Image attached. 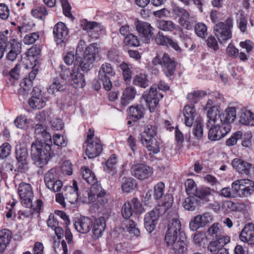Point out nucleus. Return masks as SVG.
<instances>
[{
	"label": "nucleus",
	"mask_w": 254,
	"mask_h": 254,
	"mask_svg": "<svg viewBox=\"0 0 254 254\" xmlns=\"http://www.w3.org/2000/svg\"><path fill=\"white\" fill-rule=\"evenodd\" d=\"M49 141L37 139L31 145V156L34 163L40 168L45 166L54 155Z\"/></svg>",
	"instance_id": "1"
},
{
	"label": "nucleus",
	"mask_w": 254,
	"mask_h": 254,
	"mask_svg": "<svg viewBox=\"0 0 254 254\" xmlns=\"http://www.w3.org/2000/svg\"><path fill=\"white\" fill-rule=\"evenodd\" d=\"M106 192L100 184L92 185L89 189L83 191L80 200L83 203H93L96 205H103L107 202L104 198Z\"/></svg>",
	"instance_id": "2"
},
{
	"label": "nucleus",
	"mask_w": 254,
	"mask_h": 254,
	"mask_svg": "<svg viewBox=\"0 0 254 254\" xmlns=\"http://www.w3.org/2000/svg\"><path fill=\"white\" fill-rule=\"evenodd\" d=\"M178 234L166 231L164 242L170 250L173 251L175 254H183L187 250L188 243L185 238L177 241Z\"/></svg>",
	"instance_id": "3"
},
{
	"label": "nucleus",
	"mask_w": 254,
	"mask_h": 254,
	"mask_svg": "<svg viewBox=\"0 0 254 254\" xmlns=\"http://www.w3.org/2000/svg\"><path fill=\"white\" fill-rule=\"evenodd\" d=\"M60 68L61 70L60 74L62 78L67 79L69 77L68 80L73 87L78 88L85 86L86 83L84 75L79 72L78 68H73L72 71L70 72L69 69L63 64L60 65Z\"/></svg>",
	"instance_id": "4"
},
{
	"label": "nucleus",
	"mask_w": 254,
	"mask_h": 254,
	"mask_svg": "<svg viewBox=\"0 0 254 254\" xmlns=\"http://www.w3.org/2000/svg\"><path fill=\"white\" fill-rule=\"evenodd\" d=\"M233 27V19L230 17L224 22H219L214 26V34L220 43L225 42L232 38Z\"/></svg>",
	"instance_id": "5"
},
{
	"label": "nucleus",
	"mask_w": 254,
	"mask_h": 254,
	"mask_svg": "<svg viewBox=\"0 0 254 254\" xmlns=\"http://www.w3.org/2000/svg\"><path fill=\"white\" fill-rule=\"evenodd\" d=\"M100 50V48L95 43L90 44L85 48L83 57L80 60V68L82 71H87L90 69Z\"/></svg>",
	"instance_id": "6"
},
{
	"label": "nucleus",
	"mask_w": 254,
	"mask_h": 254,
	"mask_svg": "<svg viewBox=\"0 0 254 254\" xmlns=\"http://www.w3.org/2000/svg\"><path fill=\"white\" fill-rule=\"evenodd\" d=\"M154 65H160L162 70L167 76L173 75L175 71L176 63L167 53L162 56L157 55L152 61Z\"/></svg>",
	"instance_id": "7"
},
{
	"label": "nucleus",
	"mask_w": 254,
	"mask_h": 254,
	"mask_svg": "<svg viewBox=\"0 0 254 254\" xmlns=\"http://www.w3.org/2000/svg\"><path fill=\"white\" fill-rule=\"evenodd\" d=\"M115 69L110 64L105 63L101 66L98 72V77L99 80L102 82L106 90H111L112 83L110 77L115 76Z\"/></svg>",
	"instance_id": "8"
},
{
	"label": "nucleus",
	"mask_w": 254,
	"mask_h": 254,
	"mask_svg": "<svg viewBox=\"0 0 254 254\" xmlns=\"http://www.w3.org/2000/svg\"><path fill=\"white\" fill-rule=\"evenodd\" d=\"M54 38L57 45L64 46L69 39V30L66 25L62 22H58L53 27Z\"/></svg>",
	"instance_id": "9"
},
{
	"label": "nucleus",
	"mask_w": 254,
	"mask_h": 254,
	"mask_svg": "<svg viewBox=\"0 0 254 254\" xmlns=\"http://www.w3.org/2000/svg\"><path fill=\"white\" fill-rule=\"evenodd\" d=\"M232 189L237 192L238 196H248L254 191V182L249 179H241L234 181L231 185Z\"/></svg>",
	"instance_id": "10"
},
{
	"label": "nucleus",
	"mask_w": 254,
	"mask_h": 254,
	"mask_svg": "<svg viewBox=\"0 0 254 254\" xmlns=\"http://www.w3.org/2000/svg\"><path fill=\"white\" fill-rule=\"evenodd\" d=\"M44 182L46 187L54 192L59 191L63 187V183L59 179L58 170L56 168H52L46 173Z\"/></svg>",
	"instance_id": "11"
},
{
	"label": "nucleus",
	"mask_w": 254,
	"mask_h": 254,
	"mask_svg": "<svg viewBox=\"0 0 254 254\" xmlns=\"http://www.w3.org/2000/svg\"><path fill=\"white\" fill-rule=\"evenodd\" d=\"M139 200L137 198H132L130 201L125 203L122 209V213L125 219H128L132 215V213H141L144 212Z\"/></svg>",
	"instance_id": "12"
},
{
	"label": "nucleus",
	"mask_w": 254,
	"mask_h": 254,
	"mask_svg": "<svg viewBox=\"0 0 254 254\" xmlns=\"http://www.w3.org/2000/svg\"><path fill=\"white\" fill-rule=\"evenodd\" d=\"M18 194L23 206L30 208L33 198V192L31 186L29 184L21 183L18 188Z\"/></svg>",
	"instance_id": "13"
},
{
	"label": "nucleus",
	"mask_w": 254,
	"mask_h": 254,
	"mask_svg": "<svg viewBox=\"0 0 254 254\" xmlns=\"http://www.w3.org/2000/svg\"><path fill=\"white\" fill-rule=\"evenodd\" d=\"M131 172L132 176L140 180L149 178L153 173V168L142 163H135L132 165Z\"/></svg>",
	"instance_id": "14"
},
{
	"label": "nucleus",
	"mask_w": 254,
	"mask_h": 254,
	"mask_svg": "<svg viewBox=\"0 0 254 254\" xmlns=\"http://www.w3.org/2000/svg\"><path fill=\"white\" fill-rule=\"evenodd\" d=\"M212 125L210 128L208 137L212 141H216L221 139L226 135L230 131V127L226 126L224 127L219 122L215 123L213 124H209Z\"/></svg>",
	"instance_id": "15"
},
{
	"label": "nucleus",
	"mask_w": 254,
	"mask_h": 254,
	"mask_svg": "<svg viewBox=\"0 0 254 254\" xmlns=\"http://www.w3.org/2000/svg\"><path fill=\"white\" fill-rule=\"evenodd\" d=\"M48 99L45 97L38 88L35 87L33 90V94L29 99V106L33 109L39 110L44 107Z\"/></svg>",
	"instance_id": "16"
},
{
	"label": "nucleus",
	"mask_w": 254,
	"mask_h": 254,
	"mask_svg": "<svg viewBox=\"0 0 254 254\" xmlns=\"http://www.w3.org/2000/svg\"><path fill=\"white\" fill-rule=\"evenodd\" d=\"M143 96L150 112H154L159 99L163 97L162 94L158 93L156 87H151L149 91L144 92Z\"/></svg>",
	"instance_id": "17"
},
{
	"label": "nucleus",
	"mask_w": 254,
	"mask_h": 254,
	"mask_svg": "<svg viewBox=\"0 0 254 254\" xmlns=\"http://www.w3.org/2000/svg\"><path fill=\"white\" fill-rule=\"evenodd\" d=\"M212 215L208 212L197 215L193 217L190 222L189 226L192 231H196L199 228L205 226L207 224L212 222Z\"/></svg>",
	"instance_id": "18"
},
{
	"label": "nucleus",
	"mask_w": 254,
	"mask_h": 254,
	"mask_svg": "<svg viewBox=\"0 0 254 254\" xmlns=\"http://www.w3.org/2000/svg\"><path fill=\"white\" fill-rule=\"evenodd\" d=\"M230 242V238L229 236H223L219 239H212L208 244V250L211 253H222L221 254H224V253H228V250L224 248V247Z\"/></svg>",
	"instance_id": "19"
},
{
	"label": "nucleus",
	"mask_w": 254,
	"mask_h": 254,
	"mask_svg": "<svg viewBox=\"0 0 254 254\" xmlns=\"http://www.w3.org/2000/svg\"><path fill=\"white\" fill-rule=\"evenodd\" d=\"M236 117V110L234 107H228L224 112L217 116V122L220 121V123L224 127L226 126L231 129V124L235 120Z\"/></svg>",
	"instance_id": "20"
},
{
	"label": "nucleus",
	"mask_w": 254,
	"mask_h": 254,
	"mask_svg": "<svg viewBox=\"0 0 254 254\" xmlns=\"http://www.w3.org/2000/svg\"><path fill=\"white\" fill-rule=\"evenodd\" d=\"M136 30L145 43H148L152 37V27L147 22L137 21L135 23Z\"/></svg>",
	"instance_id": "21"
},
{
	"label": "nucleus",
	"mask_w": 254,
	"mask_h": 254,
	"mask_svg": "<svg viewBox=\"0 0 254 254\" xmlns=\"http://www.w3.org/2000/svg\"><path fill=\"white\" fill-rule=\"evenodd\" d=\"M87 146L85 153L89 158L98 156L102 151V145L100 140L96 137L92 141L86 142Z\"/></svg>",
	"instance_id": "22"
},
{
	"label": "nucleus",
	"mask_w": 254,
	"mask_h": 254,
	"mask_svg": "<svg viewBox=\"0 0 254 254\" xmlns=\"http://www.w3.org/2000/svg\"><path fill=\"white\" fill-rule=\"evenodd\" d=\"M38 50L35 47L31 48L26 52L25 57H22L23 63L25 64V68H31L36 67L38 64Z\"/></svg>",
	"instance_id": "23"
},
{
	"label": "nucleus",
	"mask_w": 254,
	"mask_h": 254,
	"mask_svg": "<svg viewBox=\"0 0 254 254\" xmlns=\"http://www.w3.org/2000/svg\"><path fill=\"white\" fill-rule=\"evenodd\" d=\"M27 151L25 145H17L16 147V158L19 167L24 171L27 168Z\"/></svg>",
	"instance_id": "24"
},
{
	"label": "nucleus",
	"mask_w": 254,
	"mask_h": 254,
	"mask_svg": "<svg viewBox=\"0 0 254 254\" xmlns=\"http://www.w3.org/2000/svg\"><path fill=\"white\" fill-rule=\"evenodd\" d=\"M239 238L243 242L254 245V224H247L242 230Z\"/></svg>",
	"instance_id": "25"
},
{
	"label": "nucleus",
	"mask_w": 254,
	"mask_h": 254,
	"mask_svg": "<svg viewBox=\"0 0 254 254\" xmlns=\"http://www.w3.org/2000/svg\"><path fill=\"white\" fill-rule=\"evenodd\" d=\"M158 219V214L154 210L145 214L144 219V226L149 233H151L154 230Z\"/></svg>",
	"instance_id": "26"
},
{
	"label": "nucleus",
	"mask_w": 254,
	"mask_h": 254,
	"mask_svg": "<svg viewBox=\"0 0 254 254\" xmlns=\"http://www.w3.org/2000/svg\"><path fill=\"white\" fill-rule=\"evenodd\" d=\"M92 234L95 239L101 237L106 228L105 219L100 217L94 220L92 223Z\"/></svg>",
	"instance_id": "27"
},
{
	"label": "nucleus",
	"mask_w": 254,
	"mask_h": 254,
	"mask_svg": "<svg viewBox=\"0 0 254 254\" xmlns=\"http://www.w3.org/2000/svg\"><path fill=\"white\" fill-rule=\"evenodd\" d=\"M64 195L71 204H74L78 199V187L75 181H73L72 186H66L64 189Z\"/></svg>",
	"instance_id": "28"
},
{
	"label": "nucleus",
	"mask_w": 254,
	"mask_h": 254,
	"mask_svg": "<svg viewBox=\"0 0 254 254\" xmlns=\"http://www.w3.org/2000/svg\"><path fill=\"white\" fill-rule=\"evenodd\" d=\"M184 123L186 126L190 127L193 123L195 118L197 116L196 110L193 105H186L183 110Z\"/></svg>",
	"instance_id": "29"
},
{
	"label": "nucleus",
	"mask_w": 254,
	"mask_h": 254,
	"mask_svg": "<svg viewBox=\"0 0 254 254\" xmlns=\"http://www.w3.org/2000/svg\"><path fill=\"white\" fill-rule=\"evenodd\" d=\"M155 41L158 45L169 46L177 52H181V49L178 44L174 42L172 39L167 36H164L163 34L159 32L155 38Z\"/></svg>",
	"instance_id": "30"
},
{
	"label": "nucleus",
	"mask_w": 254,
	"mask_h": 254,
	"mask_svg": "<svg viewBox=\"0 0 254 254\" xmlns=\"http://www.w3.org/2000/svg\"><path fill=\"white\" fill-rule=\"evenodd\" d=\"M173 11L176 15L180 17L178 20L179 24L187 29H189L190 23L189 21L190 18L189 12L180 7H175L173 9Z\"/></svg>",
	"instance_id": "31"
},
{
	"label": "nucleus",
	"mask_w": 254,
	"mask_h": 254,
	"mask_svg": "<svg viewBox=\"0 0 254 254\" xmlns=\"http://www.w3.org/2000/svg\"><path fill=\"white\" fill-rule=\"evenodd\" d=\"M239 122L246 126H254V114L246 109H242L239 115Z\"/></svg>",
	"instance_id": "32"
},
{
	"label": "nucleus",
	"mask_w": 254,
	"mask_h": 254,
	"mask_svg": "<svg viewBox=\"0 0 254 254\" xmlns=\"http://www.w3.org/2000/svg\"><path fill=\"white\" fill-rule=\"evenodd\" d=\"M92 223L93 222L91 219L83 217L79 220L75 222L74 227L78 232L85 234L89 232Z\"/></svg>",
	"instance_id": "33"
},
{
	"label": "nucleus",
	"mask_w": 254,
	"mask_h": 254,
	"mask_svg": "<svg viewBox=\"0 0 254 254\" xmlns=\"http://www.w3.org/2000/svg\"><path fill=\"white\" fill-rule=\"evenodd\" d=\"M156 25L159 29L168 32L180 31L182 28L170 20H158L156 22Z\"/></svg>",
	"instance_id": "34"
},
{
	"label": "nucleus",
	"mask_w": 254,
	"mask_h": 254,
	"mask_svg": "<svg viewBox=\"0 0 254 254\" xmlns=\"http://www.w3.org/2000/svg\"><path fill=\"white\" fill-rule=\"evenodd\" d=\"M136 93V90L133 86L126 88L122 93L121 104L124 106L129 104L135 98Z\"/></svg>",
	"instance_id": "35"
},
{
	"label": "nucleus",
	"mask_w": 254,
	"mask_h": 254,
	"mask_svg": "<svg viewBox=\"0 0 254 254\" xmlns=\"http://www.w3.org/2000/svg\"><path fill=\"white\" fill-rule=\"evenodd\" d=\"M214 103L211 99L208 100L205 109L207 110V118L209 124H213L217 122V115L218 114V108L213 105Z\"/></svg>",
	"instance_id": "36"
},
{
	"label": "nucleus",
	"mask_w": 254,
	"mask_h": 254,
	"mask_svg": "<svg viewBox=\"0 0 254 254\" xmlns=\"http://www.w3.org/2000/svg\"><path fill=\"white\" fill-rule=\"evenodd\" d=\"M140 142L149 152L153 154H157L159 152V142L155 138L144 139Z\"/></svg>",
	"instance_id": "37"
},
{
	"label": "nucleus",
	"mask_w": 254,
	"mask_h": 254,
	"mask_svg": "<svg viewBox=\"0 0 254 254\" xmlns=\"http://www.w3.org/2000/svg\"><path fill=\"white\" fill-rule=\"evenodd\" d=\"M232 165L233 168L241 174H249L251 168V165L249 163L238 158L233 159Z\"/></svg>",
	"instance_id": "38"
},
{
	"label": "nucleus",
	"mask_w": 254,
	"mask_h": 254,
	"mask_svg": "<svg viewBox=\"0 0 254 254\" xmlns=\"http://www.w3.org/2000/svg\"><path fill=\"white\" fill-rule=\"evenodd\" d=\"M207 232L212 239H219L223 236H227L224 233L223 227L218 223L213 224L208 228Z\"/></svg>",
	"instance_id": "39"
},
{
	"label": "nucleus",
	"mask_w": 254,
	"mask_h": 254,
	"mask_svg": "<svg viewBox=\"0 0 254 254\" xmlns=\"http://www.w3.org/2000/svg\"><path fill=\"white\" fill-rule=\"evenodd\" d=\"M11 239V232L6 229L0 231V254H2Z\"/></svg>",
	"instance_id": "40"
},
{
	"label": "nucleus",
	"mask_w": 254,
	"mask_h": 254,
	"mask_svg": "<svg viewBox=\"0 0 254 254\" xmlns=\"http://www.w3.org/2000/svg\"><path fill=\"white\" fill-rule=\"evenodd\" d=\"M10 50L7 54L6 58L8 60L13 61L21 52V45L14 39L10 40Z\"/></svg>",
	"instance_id": "41"
},
{
	"label": "nucleus",
	"mask_w": 254,
	"mask_h": 254,
	"mask_svg": "<svg viewBox=\"0 0 254 254\" xmlns=\"http://www.w3.org/2000/svg\"><path fill=\"white\" fill-rule=\"evenodd\" d=\"M81 58L80 56H76V54H74L72 51L67 52L64 56H63L64 62L68 65L74 64L73 68H76V66L80 67V60Z\"/></svg>",
	"instance_id": "42"
},
{
	"label": "nucleus",
	"mask_w": 254,
	"mask_h": 254,
	"mask_svg": "<svg viewBox=\"0 0 254 254\" xmlns=\"http://www.w3.org/2000/svg\"><path fill=\"white\" fill-rule=\"evenodd\" d=\"M84 29L91 32V36L97 38L103 28L101 25L96 22H86L85 23Z\"/></svg>",
	"instance_id": "43"
},
{
	"label": "nucleus",
	"mask_w": 254,
	"mask_h": 254,
	"mask_svg": "<svg viewBox=\"0 0 254 254\" xmlns=\"http://www.w3.org/2000/svg\"><path fill=\"white\" fill-rule=\"evenodd\" d=\"M194 196L199 198L200 200H202L203 202H207L212 197V190L209 188H200L196 190Z\"/></svg>",
	"instance_id": "44"
},
{
	"label": "nucleus",
	"mask_w": 254,
	"mask_h": 254,
	"mask_svg": "<svg viewBox=\"0 0 254 254\" xmlns=\"http://www.w3.org/2000/svg\"><path fill=\"white\" fill-rule=\"evenodd\" d=\"M117 157L115 154L111 155L110 158L103 164L104 171L108 174L114 175L116 173Z\"/></svg>",
	"instance_id": "45"
},
{
	"label": "nucleus",
	"mask_w": 254,
	"mask_h": 254,
	"mask_svg": "<svg viewBox=\"0 0 254 254\" xmlns=\"http://www.w3.org/2000/svg\"><path fill=\"white\" fill-rule=\"evenodd\" d=\"M137 187L136 181L131 178H124L122 181V189L125 192H130Z\"/></svg>",
	"instance_id": "46"
},
{
	"label": "nucleus",
	"mask_w": 254,
	"mask_h": 254,
	"mask_svg": "<svg viewBox=\"0 0 254 254\" xmlns=\"http://www.w3.org/2000/svg\"><path fill=\"white\" fill-rule=\"evenodd\" d=\"M157 134V127L155 126L147 125L144 127L143 131L140 133V141L144 139L155 138Z\"/></svg>",
	"instance_id": "47"
},
{
	"label": "nucleus",
	"mask_w": 254,
	"mask_h": 254,
	"mask_svg": "<svg viewBox=\"0 0 254 254\" xmlns=\"http://www.w3.org/2000/svg\"><path fill=\"white\" fill-rule=\"evenodd\" d=\"M192 133L197 139H201L203 136V124L199 117H196L193 126Z\"/></svg>",
	"instance_id": "48"
},
{
	"label": "nucleus",
	"mask_w": 254,
	"mask_h": 254,
	"mask_svg": "<svg viewBox=\"0 0 254 254\" xmlns=\"http://www.w3.org/2000/svg\"><path fill=\"white\" fill-rule=\"evenodd\" d=\"M128 114L133 119L137 120L143 117L144 109L140 105L131 106L129 109Z\"/></svg>",
	"instance_id": "49"
},
{
	"label": "nucleus",
	"mask_w": 254,
	"mask_h": 254,
	"mask_svg": "<svg viewBox=\"0 0 254 254\" xmlns=\"http://www.w3.org/2000/svg\"><path fill=\"white\" fill-rule=\"evenodd\" d=\"M82 176L86 182L91 185H97V179L94 173L86 167H82Z\"/></svg>",
	"instance_id": "50"
},
{
	"label": "nucleus",
	"mask_w": 254,
	"mask_h": 254,
	"mask_svg": "<svg viewBox=\"0 0 254 254\" xmlns=\"http://www.w3.org/2000/svg\"><path fill=\"white\" fill-rule=\"evenodd\" d=\"M35 133L38 138L42 137L44 141L52 142V136L50 133L47 132L43 126L40 124H37L35 126Z\"/></svg>",
	"instance_id": "51"
},
{
	"label": "nucleus",
	"mask_w": 254,
	"mask_h": 254,
	"mask_svg": "<svg viewBox=\"0 0 254 254\" xmlns=\"http://www.w3.org/2000/svg\"><path fill=\"white\" fill-rule=\"evenodd\" d=\"M181 227L182 225L180 220L177 217H175L169 221L167 232L179 234Z\"/></svg>",
	"instance_id": "52"
},
{
	"label": "nucleus",
	"mask_w": 254,
	"mask_h": 254,
	"mask_svg": "<svg viewBox=\"0 0 254 254\" xmlns=\"http://www.w3.org/2000/svg\"><path fill=\"white\" fill-rule=\"evenodd\" d=\"M198 204V200L195 196H190L185 198L183 202L184 208L188 211H193Z\"/></svg>",
	"instance_id": "53"
},
{
	"label": "nucleus",
	"mask_w": 254,
	"mask_h": 254,
	"mask_svg": "<svg viewBox=\"0 0 254 254\" xmlns=\"http://www.w3.org/2000/svg\"><path fill=\"white\" fill-rule=\"evenodd\" d=\"M52 140L55 145L60 147H65L68 144L67 137L59 133H55L52 137Z\"/></svg>",
	"instance_id": "54"
},
{
	"label": "nucleus",
	"mask_w": 254,
	"mask_h": 254,
	"mask_svg": "<svg viewBox=\"0 0 254 254\" xmlns=\"http://www.w3.org/2000/svg\"><path fill=\"white\" fill-rule=\"evenodd\" d=\"M206 94L204 91H194L189 93L187 95V99L190 103H196Z\"/></svg>",
	"instance_id": "55"
},
{
	"label": "nucleus",
	"mask_w": 254,
	"mask_h": 254,
	"mask_svg": "<svg viewBox=\"0 0 254 254\" xmlns=\"http://www.w3.org/2000/svg\"><path fill=\"white\" fill-rule=\"evenodd\" d=\"M126 229L131 237H138L140 235V232L139 229L136 227L135 223L132 221L129 220L126 224Z\"/></svg>",
	"instance_id": "56"
},
{
	"label": "nucleus",
	"mask_w": 254,
	"mask_h": 254,
	"mask_svg": "<svg viewBox=\"0 0 254 254\" xmlns=\"http://www.w3.org/2000/svg\"><path fill=\"white\" fill-rule=\"evenodd\" d=\"M241 145L245 148L251 149L253 146V134L251 131H249L243 133Z\"/></svg>",
	"instance_id": "57"
},
{
	"label": "nucleus",
	"mask_w": 254,
	"mask_h": 254,
	"mask_svg": "<svg viewBox=\"0 0 254 254\" xmlns=\"http://www.w3.org/2000/svg\"><path fill=\"white\" fill-rule=\"evenodd\" d=\"M223 208L227 211H241L245 207L243 203H235L232 201H226L223 204Z\"/></svg>",
	"instance_id": "58"
},
{
	"label": "nucleus",
	"mask_w": 254,
	"mask_h": 254,
	"mask_svg": "<svg viewBox=\"0 0 254 254\" xmlns=\"http://www.w3.org/2000/svg\"><path fill=\"white\" fill-rule=\"evenodd\" d=\"M148 82L146 74L142 73L136 75L133 80V84L144 88L148 86Z\"/></svg>",
	"instance_id": "59"
},
{
	"label": "nucleus",
	"mask_w": 254,
	"mask_h": 254,
	"mask_svg": "<svg viewBox=\"0 0 254 254\" xmlns=\"http://www.w3.org/2000/svg\"><path fill=\"white\" fill-rule=\"evenodd\" d=\"M194 31L196 35L201 38H205L207 35V27L202 22H198L195 24Z\"/></svg>",
	"instance_id": "60"
},
{
	"label": "nucleus",
	"mask_w": 254,
	"mask_h": 254,
	"mask_svg": "<svg viewBox=\"0 0 254 254\" xmlns=\"http://www.w3.org/2000/svg\"><path fill=\"white\" fill-rule=\"evenodd\" d=\"M14 124L19 128L27 129L29 127V120L26 116L20 115L14 120Z\"/></svg>",
	"instance_id": "61"
},
{
	"label": "nucleus",
	"mask_w": 254,
	"mask_h": 254,
	"mask_svg": "<svg viewBox=\"0 0 254 254\" xmlns=\"http://www.w3.org/2000/svg\"><path fill=\"white\" fill-rule=\"evenodd\" d=\"M153 197L156 199H160L163 197L165 192V184L162 182H160L156 184L154 187Z\"/></svg>",
	"instance_id": "62"
},
{
	"label": "nucleus",
	"mask_w": 254,
	"mask_h": 254,
	"mask_svg": "<svg viewBox=\"0 0 254 254\" xmlns=\"http://www.w3.org/2000/svg\"><path fill=\"white\" fill-rule=\"evenodd\" d=\"M186 191L188 194H193L194 195L198 189L194 181L190 179H187L185 183Z\"/></svg>",
	"instance_id": "63"
},
{
	"label": "nucleus",
	"mask_w": 254,
	"mask_h": 254,
	"mask_svg": "<svg viewBox=\"0 0 254 254\" xmlns=\"http://www.w3.org/2000/svg\"><path fill=\"white\" fill-rule=\"evenodd\" d=\"M31 14L37 18L42 19L48 14V12L44 6H41L34 8L31 11Z\"/></svg>",
	"instance_id": "64"
}]
</instances>
